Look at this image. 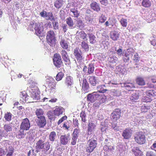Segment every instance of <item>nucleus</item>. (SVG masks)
<instances>
[{
  "label": "nucleus",
  "instance_id": "1",
  "mask_svg": "<svg viewBox=\"0 0 156 156\" xmlns=\"http://www.w3.org/2000/svg\"><path fill=\"white\" fill-rule=\"evenodd\" d=\"M46 40L47 43L52 47H54L56 44V35L53 30H50L47 31Z\"/></svg>",
  "mask_w": 156,
  "mask_h": 156
},
{
  "label": "nucleus",
  "instance_id": "2",
  "mask_svg": "<svg viewBox=\"0 0 156 156\" xmlns=\"http://www.w3.org/2000/svg\"><path fill=\"white\" fill-rule=\"evenodd\" d=\"M135 141L140 145L144 144L146 142V137L144 133L142 131L136 132L134 135Z\"/></svg>",
  "mask_w": 156,
  "mask_h": 156
},
{
  "label": "nucleus",
  "instance_id": "3",
  "mask_svg": "<svg viewBox=\"0 0 156 156\" xmlns=\"http://www.w3.org/2000/svg\"><path fill=\"white\" fill-rule=\"evenodd\" d=\"M53 61L54 66L58 68L63 66L61 56L59 54L55 53L54 54Z\"/></svg>",
  "mask_w": 156,
  "mask_h": 156
},
{
  "label": "nucleus",
  "instance_id": "4",
  "mask_svg": "<svg viewBox=\"0 0 156 156\" xmlns=\"http://www.w3.org/2000/svg\"><path fill=\"white\" fill-rule=\"evenodd\" d=\"M87 143L88 144L86 148V151L90 153L96 148L97 145V141L91 138L88 140Z\"/></svg>",
  "mask_w": 156,
  "mask_h": 156
},
{
  "label": "nucleus",
  "instance_id": "5",
  "mask_svg": "<svg viewBox=\"0 0 156 156\" xmlns=\"http://www.w3.org/2000/svg\"><path fill=\"white\" fill-rule=\"evenodd\" d=\"M102 96L98 94L97 92H94L89 94L87 96V101L91 103H94L97 100L102 99Z\"/></svg>",
  "mask_w": 156,
  "mask_h": 156
},
{
  "label": "nucleus",
  "instance_id": "6",
  "mask_svg": "<svg viewBox=\"0 0 156 156\" xmlns=\"http://www.w3.org/2000/svg\"><path fill=\"white\" fill-rule=\"evenodd\" d=\"M32 85H30V87L31 88H33V89H31V91H30V92L31 94H30V95L31 98H33L34 100H38L39 98V91L37 90H36L38 88L37 87H36L35 85H34V86L33 84L34 85L35 83H34L32 82Z\"/></svg>",
  "mask_w": 156,
  "mask_h": 156
},
{
  "label": "nucleus",
  "instance_id": "7",
  "mask_svg": "<svg viewBox=\"0 0 156 156\" xmlns=\"http://www.w3.org/2000/svg\"><path fill=\"white\" fill-rule=\"evenodd\" d=\"M3 128L4 130L0 129V138L2 137H6L8 135V132L12 130V126L10 124H5Z\"/></svg>",
  "mask_w": 156,
  "mask_h": 156
},
{
  "label": "nucleus",
  "instance_id": "8",
  "mask_svg": "<svg viewBox=\"0 0 156 156\" xmlns=\"http://www.w3.org/2000/svg\"><path fill=\"white\" fill-rule=\"evenodd\" d=\"M73 55L78 62H81L83 59L82 53L79 47H76L74 50Z\"/></svg>",
  "mask_w": 156,
  "mask_h": 156
},
{
  "label": "nucleus",
  "instance_id": "9",
  "mask_svg": "<svg viewBox=\"0 0 156 156\" xmlns=\"http://www.w3.org/2000/svg\"><path fill=\"white\" fill-rule=\"evenodd\" d=\"M47 83L48 87L50 92L55 93L56 90V83L55 80L52 78H50L48 80Z\"/></svg>",
  "mask_w": 156,
  "mask_h": 156
},
{
  "label": "nucleus",
  "instance_id": "10",
  "mask_svg": "<svg viewBox=\"0 0 156 156\" xmlns=\"http://www.w3.org/2000/svg\"><path fill=\"white\" fill-rule=\"evenodd\" d=\"M30 127V123L28 119L26 118L23 119L20 126L21 130H27L29 129Z\"/></svg>",
  "mask_w": 156,
  "mask_h": 156
},
{
  "label": "nucleus",
  "instance_id": "11",
  "mask_svg": "<svg viewBox=\"0 0 156 156\" xmlns=\"http://www.w3.org/2000/svg\"><path fill=\"white\" fill-rule=\"evenodd\" d=\"M35 31V34L37 36L39 35V25L37 23L34 24L33 22H30L28 27V30H30Z\"/></svg>",
  "mask_w": 156,
  "mask_h": 156
},
{
  "label": "nucleus",
  "instance_id": "12",
  "mask_svg": "<svg viewBox=\"0 0 156 156\" xmlns=\"http://www.w3.org/2000/svg\"><path fill=\"white\" fill-rule=\"evenodd\" d=\"M96 127V125L92 121L89 122L87 125V134L90 135L94 133Z\"/></svg>",
  "mask_w": 156,
  "mask_h": 156
},
{
  "label": "nucleus",
  "instance_id": "13",
  "mask_svg": "<svg viewBox=\"0 0 156 156\" xmlns=\"http://www.w3.org/2000/svg\"><path fill=\"white\" fill-rule=\"evenodd\" d=\"M121 113V110L119 108L115 109L111 114L112 119L114 121H117L120 118Z\"/></svg>",
  "mask_w": 156,
  "mask_h": 156
},
{
  "label": "nucleus",
  "instance_id": "14",
  "mask_svg": "<svg viewBox=\"0 0 156 156\" xmlns=\"http://www.w3.org/2000/svg\"><path fill=\"white\" fill-rule=\"evenodd\" d=\"M65 84L68 89H71L74 84L73 78L70 76H67L65 80Z\"/></svg>",
  "mask_w": 156,
  "mask_h": 156
},
{
  "label": "nucleus",
  "instance_id": "15",
  "mask_svg": "<svg viewBox=\"0 0 156 156\" xmlns=\"http://www.w3.org/2000/svg\"><path fill=\"white\" fill-rule=\"evenodd\" d=\"M64 111V108L61 106H56L53 110V114L55 116H59L62 115Z\"/></svg>",
  "mask_w": 156,
  "mask_h": 156
},
{
  "label": "nucleus",
  "instance_id": "16",
  "mask_svg": "<svg viewBox=\"0 0 156 156\" xmlns=\"http://www.w3.org/2000/svg\"><path fill=\"white\" fill-rule=\"evenodd\" d=\"M70 140L69 135H61L60 137V142L62 145H66Z\"/></svg>",
  "mask_w": 156,
  "mask_h": 156
},
{
  "label": "nucleus",
  "instance_id": "17",
  "mask_svg": "<svg viewBox=\"0 0 156 156\" xmlns=\"http://www.w3.org/2000/svg\"><path fill=\"white\" fill-rule=\"evenodd\" d=\"M94 68L93 64H90L89 65L88 68L86 66H84L83 69V71L84 72H86L87 71V73L89 74H90L93 73Z\"/></svg>",
  "mask_w": 156,
  "mask_h": 156
},
{
  "label": "nucleus",
  "instance_id": "18",
  "mask_svg": "<svg viewBox=\"0 0 156 156\" xmlns=\"http://www.w3.org/2000/svg\"><path fill=\"white\" fill-rule=\"evenodd\" d=\"M120 84L122 87H125L126 89L128 91L133 90L132 89L135 87L134 84L132 83H121Z\"/></svg>",
  "mask_w": 156,
  "mask_h": 156
},
{
  "label": "nucleus",
  "instance_id": "19",
  "mask_svg": "<svg viewBox=\"0 0 156 156\" xmlns=\"http://www.w3.org/2000/svg\"><path fill=\"white\" fill-rule=\"evenodd\" d=\"M132 133V130L131 129H126L123 132L122 136L124 138L129 139L131 136Z\"/></svg>",
  "mask_w": 156,
  "mask_h": 156
},
{
  "label": "nucleus",
  "instance_id": "20",
  "mask_svg": "<svg viewBox=\"0 0 156 156\" xmlns=\"http://www.w3.org/2000/svg\"><path fill=\"white\" fill-rule=\"evenodd\" d=\"M20 100L23 102H25L28 99V96L27 93L25 91H23L20 92Z\"/></svg>",
  "mask_w": 156,
  "mask_h": 156
},
{
  "label": "nucleus",
  "instance_id": "21",
  "mask_svg": "<svg viewBox=\"0 0 156 156\" xmlns=\"http://www.w3.org/2000/svg\"><path fill=\"white\" fill-rule=\"evenodd\" d=\"M91 8L94 10L99 12L100 10V8L99 4L95 2H92L90 4Z\"/></svg>",
  "mask_w": 156,
  "mask_h": 156
},
{
  "label": "nucleus",
  "instance_id": "22",
  "mask_svg": "<svg viewBox=\"0 0 156 156\" xmlns=\"http://www.w3.org/2000/svg\"><path fill=\"white\" fill-rule=\"evenodd\" d=\"M119 34L118 32L115 31H113L111 32L110 36L111 38L113 41H115L119 38Z\"/></svg>",
  "mask_w": 156,
  "mask_h": 156
},
{
  "label": "nucleus",
  "instance_id": "23",
  "mask_svg": "<svg viewBox=\"0 0 156 156\" xmlns=\"http://www.w3.org/2000/svg\"><path fill=\"white\" fill-rule=\"evenodd\" d=\"M89 88V84L86 79L84 78L83 80L82 88L85 92H88Z\"/></svg>",
  "mask_w": 156,
  "mask_h": 156
},
{
  "label": "nucleus",
  "instance_id": "24",
  "mask_svg": "<svg viewBox=\"0 0 156 156\" xmlns=\"http://www.w3.org/2000/svg\"><path fill=\"white\" fill-rule=\"evenodd\" d=\"M132 151L135 156H142L143 153L138 147H134L132 150Z\"/></svg>",
  "mask_w": 156,
  "mask_h": 156
},
{
  "label": "nucleus",
  "instance_id": "25",
  "mask_svg": "<svg viewBox=\"0 0 156 156\" xmlns=\"http://www.w3.org/2000/svg\"><path fill=\"white\" fill-rule=\"evenodd\" d=\"M64 4L63 0H56L54 2V5L57 9H59L62 7Z\"/></svg>",
  "mask_w": 156,
  "mask_h": 156
},
{
  "label": "nucleus",
  "instance_id": "26",
  "mask_svg": "<svg viewBox=\"0 0 156 156\" xmlns=\"http://www.w3.org/2000/svg\"><path fill=\"white\" fill-rule=\"evenodd\" d=\"M146 94L147 96L151 98L156 96V90H147L146 92Z\"/></svg>",
  "mask_w": 156,
  "mask_h": 156
},
{
  "label": "nucleus",
  "instance_id": "27",
  "mask_svg": "<svg viewBox=\"0 0 156 156\" xmlns=\"http://www.w3.org/2000/svg\"><path fill=\"white\" fill-rule=\"evenodd\" d=\"M60 44L63 49L68 50L69 48V45L65 40L63 39H61L60 42Z\"/></svg>",
  "mask_w": 156,
  "mask_h": 156
},
{
  "label": "nucleus",
  "instance_id": "28",
  "mask_svg": "<svg viewBox=\"0 0 156 156\" xmlns=\"http://www.w3.org/2000/svg\"><path fill=\"white\" fill-rule=\"evenodd\" d=\"M50 145L49 142H47L45 143L40 144V147L41 149H43L44 151H47L50 148Z\"/></svg>",
  "mask_w": 156,
  "mask_h": 156
},
{
  "label": "nucleus",
  "instance_id": "29",
  "mask_svg": "<svg viewBox=\"0 0 156 156\" xmlns=\"http://www.w3.org/2000/svg\"><path fill=\"white\" fill-rule=\"evenodd\" d=\"M89 80L90 84L93 86H95L98 82L97 78L95 76H89Z\"/></svg>",
  "mask_w": 156,
  "mask_h": 156
},
{
  "label": "nucleus",
  "instance_id": "30",
  "mask_svg": "<svg viewBox=\"0 0 156 156\" xmlns=\"http://www.w3.org/2000/svg\"><path fill=\"white\" fill-rule=\"evenodd\" d=\"M77 36L81 39L83 40H86L87 41V35L83 31H81L79 32H77Z\"/></svg>",
  "mask_w": 156,
  "mask_h": 156
},
{
  "label": "nucleus",
  "instance_id": "31",
  "mask_svg": "<svg viewBox=\"0 0 156 156\" xmlns=\"http://www.w3.org/2000/svg\"><path fill=\"white\" fill-rule=\"evenodd\" d=\"M104 87H105V86L104 84L98 86L97 87L98 90L97 92L103 93L108 91V90L106 89H104L103 88Z\"/></svg>",
  "mask_w": 156,
  "mask_h": 156
},
{
  "label": "nucleus",
  "instance_id": "32",
  "mask_svg": "<svg viewBox=\"0 0 156 156\" xmlns=\"http://www.w3.org/2000/svg\"><path fill=\"white\" fill-rule=\"evenodd\" d=\"M46 123L45 117L44 116H40V127H44L46 125Z\"/></svg>",
  "mask_w": 156,
  "mask_h": 156
},
{
  "label": "nucleus",
  "instance_id": "33",
  "mask_svg": "<svg viewBox=\"0 0 156 156\" xmlns=\"http://www.w3.org/2000/svg\"><path fill=\"white\" fill-rule=\"evenodd\" d=\"M137 84L143 86L145 84V81L144 79L140 77L137 78L136 80Z\"/></svg>",
  "mask_w": 156,
  "mask_h": 156
},
{
  "label": "nucleus",
  "instance_id": "34",
  "mask_svg": "<svg viewBox=\"0 0 156 156\" xmlns=\"http://www.w3.org/2000/svg\"><path fill=\"white\" fill-rule=\"evenodd\" d=\"M142 5L145 8L149 7L151 5V2L150 0H143Z\"/></svg>",
  "mask_w": 156,
  "mask_h": 156
},
{
  "label": "nucleus",
  "instance_id": "35",
  "mask_svg": "<svg viewBox=\"0 0 156 156\" xmlns=\"http://www.w3.org/2000/svg\"><path fill=\"white\" fill-rule=\"evenodd\" d=\"M151 108V106L150 105H143L141 108V111L142 113L147 112Z\"/></svg>",
  "mask_w": 156,
  "mask_h": 156
},
{
  "label": "nucleus",
  "instance_id": "36",
  "mask_svg": "<svg viewBox=\"0 0 156 156\" xmlns=\"http://www.w3.org/2000/svg\"><path fill=\"white\" fill-rule=\"evenodd\" d=\"M56 137V133L55 131L51 132L49 136V139L51 141H54Z\"/></svg>",
  "mask_w": 156,
  "mask_h": 156
},
{
  "label": "nucleus",
  "instance_id": "37",
  "mask_svg": "<svg viewBox=\"0 0 156 156\" xmlns=\"http://www.w3.org/2000/svg\"><path fill=\"white\" fill-rule=\"evenodd\" d=\"M138 98V94H136V93H134L132 94V95L130 97V100L133 102H136Z\"/></svg>",
  "mask_w": 156,
  "mask_h": 156
},
{
  "label": "nucleus",
  "instance_id": "38",
  "mask_svg": "<svg viewBox=\"0 0 156 156\" xmlns=\"http://www.w3.org/2000/svg\"><path fill=\"white\" fill-rule=\"evenodd\" d=\"M70 11L73 13V16L74 18H77L79 16L80 13L77 9H75V8L71 9Z\"/></svg>",
  "mask_w": 156,
  "mask_h": 156
},
{
  "label": "nucleus",
  "instance_id": "39",
  "mask_svg": "<svg viewBox=\"0 0 156 156\" xmlns=\"http://www.w3.org/2000/svg\"><path fill=\"white\" fill-rule=\"evenodd\" d=\"M88 35L89 36L90 43L92 44L95 43L96 42L95 36L92 34L89 33Z\"/></svg>",
  "mask_w": 156,
  "mask_h": 156
},
{
  "label": "nucleus",
  "instance_id": "40",
  "mask_svg": "<svg viewBox=\"0 0 156 156\" xmlns=\"http://www.w3.org/2000/svg\"><path fill=\"white\" fill-rule=\"evenodd\" d=\"M81 47L85 51H88L89 49V46L87 42L85 41H83L81 43Z\"/></svg>",
  "mask_w": 156,
  "mask_h": 156
},
{
  "label": "nucleus",
  "instance_id": "41",
  "mask_svg": "<svg viewBox=\"0 0 156 156\" xmlns=\"http://www.w3.org/2000/svg\"><path fill=\"white\" fill-rule=\"evenodd\" d=\"M111 94L114 97L119 96L121 95V92L118 90H112Z\"/></svg>",
  "mask_w": 156,
  "mask_h": 156
},
{
  "label": "nucleus",
  "instance_id": "42",
  "mask_svg": "<svg viewBox=\"0 0 156 156\" xmlns=\"http://www.w3.org/2000/svg\"><path fill=\"white\" fill-rule=\"evenodd\" d=\"M45 19L47 20H50L51 21L55 20V18L51 12H47Z\"/></svg>",
  "mask_w": 156,
  "mask_h": 156
},
{
  "label": "nucleus",
  "instance_id": "43",
  "mask_svg": "<svg viewBox=\"0 0 156 156\" xmlns=\"http://www.w3.org/2000/svg\"><path fill=\"white\" fill-rule=\"evenodd\" d=\"M66 23L69 27H73L74 25V23L72 18L69 17L66 19Z\"/></svg>",
  "mask_w": 156,
  "mask_h": 156
},
{
  "label": "nucleus",
  "instance_id": "44",
  "mask_svg": "<svg viewBox=\"0 0 156 156\" xmlns=\"http://www.w3.org/2000/svg\"><path fill=\"white\" fill-rule=\"evenodd\" d=\"M80 117L81 118V121L85 123L87 120L86 119V115L84 111H82L80 113Z\"/></svg>",
  "mask_w": 156,
  "mask_h": 156
},
{
  "label": "nucleus",
  "instance_id": "45",
  "mask_svg": "<svg viewBox=\"0 0 156 156\" xmlns=\"http://www.w3.org/2000/svg\"><path fill=\"white\" fill-rule=\"evenodd\" d=\"M120 23L122 27H127V22L126 19L122 18L120 21Z\"/></svg>",
  "mask_w": 156,
  "mask_h": 156
},
{
  "label": "nucleus",
  "instance_id": "46",
  "mask_svg": "<svg viewBox=\"0 0 156 156\" xmlns=\"http://www.w3.org/2000/svg\"><path fill=\"white\" fill-rule=\"evenodd\" d=\"M64 76V73L62 72H59L57 75L55 79L57 81L61 80Z\"/></svg>",
  "mask_w": 156,
  "mask_h": 156
},
{
  "label": "nucleus",
  "instance_id": "47",
  "mask_svg": "<svg viewBox=\"0 0 156 156\" xmlns=\"http://www.w3.org/2000/svg\"><path fill=\"white\" fill-rule=\"evenodd\" d=\"M21 130L20 129L17 135V138L19 139L23 138L26 135V133H24V132L23 131H21Z\"/></svg>",
  "mask_w": 156,
  "mask_h": 156
},
{
  "label": "nucleus",
  "instance_id": "48",
  "mask_svg": "<svg viewBox=\"0 0 156 156\" xmlns=\"http://www.w3.org/2000/svg\"><path fill=\"white\" fill-rule=\"evenodd\" d=\"M12 114L10 112H7L5 113L4 115L5 120L8 121H10L11 119Z\"/></svg>",
  "mask_w": 156,
  "mask_h": 156
},
{
  "label": "nucleus",
  "instance_id": "49",
  "mask_svg": "<svg viewBox=\"0 0 156 156\" xmlns=\"http://www.w3.org/2000/svg\"><path fill=\"white\" fill-rule=\"evenodd\" d=\"M6 150L7 154H10L12 155L14 152V149L11 146L9 147L8 148L6 149Z\"/></svg>",
  "mask_w": 156,
  "mask_h": 156
},
{
  "label": "nucleus",
  "instance_id": "50",
  "mask_svg": "<svg viewBox=\"0 0 156 156\" xmlns=\"http://www.w3.org/2000/svg\"><path fill=\"white\" fill-rule=\"evenodd\" d=\"M148 97L147 96L144 97L142 99V101L145 102H151L152 100V99L150 97Z\"/></svg>",
  "mask_w": 156,
  "mask_h": 156
},
{
  "label": "nucleus",
  "instance_id": "51",
  "mask_svg": "<svg viewBox=\"0 0 156 156\" xmlns=\"http://www.w3.org/2000/svg\"><path fill=\"white\" fill-rule=\"evenodd\" d=\"M52 24L53 27V29L55 30H57L58 29V24L57 21H53Z\"/></svg>",
  "mask_w": 156,
  "mask_h": 156
},
{
  "label": "nucleus",
  "instance_id": "52",
  "mask_svg": "<svg viewBox=\"0 0 156 156\" xmlns=\"http://www.w3.org/2000/svg\"><path fill=\"white\" fill-rule=\"evenodd\" d=\"M80 132L79 128H75L74 129L73 136L78 137V135Z\"/></svg>",
  "mask_w": 156,
  "mask_h": 156
},
{
  "label": "nucleus",
  "instance_id": "53",
  "mask_svg": "<svg viewBox=\"0 0 156 156\" xmlns=\"http://www.w3.org/2000/svg\"><path fill=\"white\" fill-rule=\"evenodd\" d=\"M107 18L104 15H102L99 18V22L103 23H104L106 20Z\"/></svg>",
  "mask_w": 156,
  "mask_h": 156
},
{
  "label": "nucleus",
  "instance_id": "54",
  "mask_svg": "<svg viewBox=\"0 0 156 156\" xmlns=\"http://www.w3.org/2000/svg\"><path fill=\"white\" fill-rule=\"evenodd\" d=\"M61 53L62 58L69 56L67 51L63 49L61 51Z\"/></svg>",
  "mask_w": 156,
  "mask_h": 156
},
{
  "label": "nucleus",
  "instance_id": "55",
  "mask_svg": "<svg viewBox=\"0 0 156 156\" xmlns=\"http://www.w3.org/2000/svg\"><path fill=\"white\" fill-rule=\"evenodd\" d=\"M76 26L79 28H81L83 27V23L80 20H78L76 23Z\"/></svg>",
  "mask_w": 156,
  "mask_h": 156
},
{
  "label": "nucleus",
  "instance_id": "56",
  "mask_svg": "<svg viewBox=\"0 0 156 156\" xmlns=\"http://www.w3.org/2000/svg\"><path fill=\"white\" fill-rule=\"evenodd\" d=\"M117 59V58L116 57L112 56L110 57L109 60L110 62L113 63L116 62Z\"/></svg>",
  "mask_w": 156,
  "mask_h": 156
},
{
  "label": "nucleus",
  "instance_id": "57",
  "mask_svg": "<svg viewBox=\"0 0 156 156\" xmlns=\"http://www.w3.org/2000/svg\"><path fill=\"white\" fill-rule=\"evenodd\" d=\"M63 61L65 62V64L66 65H69L70 63V60L69 56L67 57H64L62 58Z\"/></svg>",
  "mask_w": 156,
  "mask_h": 156
},
{
  "label": "nucleus",
  "instance_id": "58",
  "mask_svg": "<svg viewBox=\"0 0 156 156\" xmlns=\"http://www.w3.org/2000/svg\"><path fill=\"white\" fill-rule=\"evenodd\" d=\"M67 117L65 115L62 117L58 121L57 124L58 125H59L62 122H63L64 120L67 119Z\"/></svg>",
  "mask_w": 156,
  "mask_h": 156
},
{
  "label": "nucleus",
  "instance_id": "59",
  "mask_svg": "<svg viewBox=\"0 0 156 156\" xmlns=\"http://www.w3.org/2000/svg\"><path fill=\"white\" fill-rule=\"evenodd\" d=\"M78 137L72 136L71 144L72 145H74L76 144L77 139Z\"/></svg>",
  "mask_w": 156,
  "mask_h": 156
},
{
  "label": "nucleus",
  "instance_id": "60",
  "mask_svg": "<svg viewBox=\"0 0 156 156\" xmlns=\"http://www.w3.org/2000/svg\"><path fill=\"white\" fill-rule=\"evenodd\" d=\"M27 152V156H36V154H34V150L31 149L30 150Z\"/></svg>",
  "mask_w": 156,
  "mask_h": 156
},
{
  "label": "nucleus",
  "instance_id": "61",
  "mask_svg": "<svg viewBox=\"0 0 156 156\" xmlns=\"http://www.w3.org/2000/svg\"><path fill=\"white\" fill-rule=\"evenodd\" d=\"M36 115L37 116V118L38 119H36L35 120L36 121V123L37 124L38 126H39V120L38 119H39V109H37L36 110L35 112Z\"/></svg>",
  "mask_w": 156,
  "mask_h": 156
},
{
  "label": "nucleus",
  "instance_id": "62",
  "mask_svg": "<svg viewBox=\"0 0 156 156\" xmlns=\"http://www.w3.org/2000/svg\"><path fill=\"white\" fill-rule=\"evenodd\" d=\"M146 156H156V155L153 152L148 151L146 153Z\"/></svg>",
  "mask_w": 156,
  "mask_h": 156
},
{
  "label": "nucleus",
  "instance_id": "63",
  "mask_svg": "<svg viewBox=\"0 0 156 156\" xmlns=\"http://www.w3.org/2000/svg\"><path fill=\"white\" fill-rule=\"evenodd\" d=\"M100 2L101 4L106 6L108 3V0H100Z\"/></svg>",
  "mask_w": 156,
  "mask_h": 156
},
{
  "label": "nucleus",
  "instance_id": "64",
  "mask_svg": "<svg viewBox=\"0 0 156 156\" xmlns=\"http://www.w3.org/2000/svg\"><path fill=\"white\" fill-rule=\"evenodd\" d=\"M47 12L46 11H43L41 12L40 14L41 16L43 17L44 18H45Z\"/></svg>",
  "mask_w": 156,
  "mask_h": 156
}]
</instances>
